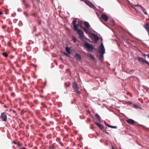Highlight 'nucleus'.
I'll use <instances>...</instances> for the list:
<instances>
[{"label":"nucleus","instance_id":"1","mask_svg":"<svg viewBox=\"0 0 149 149\" xmlns=\"http://www.w3.org/2000/svg\"><path fill=\"white\" fill-rule=\"evenodd\" d=\"M100 52L101 54L99 55V59L100 60H102L104 54L105 53V49L102 42L101 43V45L100 46Z\"/></svg>","mask_w":149,"mask_h":149},{"label":"nucleus","instance_id":"2","mask_svg":"<svg viewBox=\"0 0 149 149\" xmlns=\"http://www.w3.org/2000/svg\"><path fill=\"white\" fill-rule=\"evenodd\" d=\"M77 33L79 36V38L82 40H86L87 38L84 35L83 32L80 30H78Z\"/></svg>","mask_w":149,"mask_h":149},{"label":"nucleus","instance_id":"3","mask_svg":"<svg viewBox=\"0 0 149 149\" xmlns=\"http://www.w3.org/2000/svg\"><path fill=\"white\" fill-rule=\"evenodd\" d=\"M72 87L74 92L77 93L78 95L80 94L81 92L79 91V88L78 87L77 84L75 83H73L72 84Z\"/></svg>","mask_w":149,"mask_h":149},{"label":"nucleus","instance_id":"4","mask_svg":"<svg viewBox=\"0 0 149 149\" xmlns=\"http://www.w3.org/2000/svg\"><path fill=\"white\" fill-rule=\"evenodd\" d=\"M84 46L89 51H92L93 49V45H90L87 42H86L84 44Z\"/></svg>","mask_w":149,"mask_h":149},{"label":"nucleus","instance_id":"5","mask_svg":"<svg viewBox=\"0 0 149 149\" xmlns=\"http://www.w3.org/2000/svg\"><path fill=\"white\" fill-rule=\"evenodd\" d=\"M136 59H137L139 62H142L146 64L149 66V63H148V61L146 60H144L143 58H142L139 56H137L136 58Z\"/></svg>","mask_w":149,"mask_h":149},{"label":"nucleus","instance_id":"6","mask_svg":"<svg viewBox=\"0 0 149 149\" xmlns=\"http://www.w3.org/2000/svg\"><path fill=\"white\" fill-rule=\"evenodd\" d=\"M1 117L2 120L3 121H4L5 122H7V116L6 113L5 112H3L1 113Z\"/></svg>","mask_w":149,"mask_h":149},{"label":"nucleus","instance_id":"7","mask_svg":"<svg viewBox=\"0 0 149 149\" xmlns=\"http://www.w3.org/2000/svg\"><path fill=\"white\" fill-rule=\"evenodd\" d=\"M76 22L77 21L76 20H74L73 21L72 23L74 27V30L78 31V30L79 29H78V25L76 24Z\"/></svg>","mask_w":149,"mask_h":149},{"label":"nucleus","instance_id":"8","mask_svg":"<svg viewBox=\"0 0 149 149\" xmlns=\"http://www.w3.org/2000/svg\"><path fill=\"white\" fill-rule=\"evenodd\" d=\"M92 37L93 40L95 42H97L99 39V37L95 34H93Z\"/></svg>","mask_w":149,"mask_h":149},{"label":"nucleus","instance_id":"9","mask_svg":"<svg viewBox=\"0 0 149 149\" xmlns=\"http://www.w3.org/2000/svg\"><path fill=\"white\" fill-rule=\"evenodd\" d=\"M126 122L131 125L134 124L135 123V121L134 120L131 119H127L126 120Z\"/></svg>","mask_w":149,"mask_h":149},{"label":"nucleus","instance_id":"10","mask_svg":"<svg viewBox=\"0 0 149 149\" xmlns=\"http://www.w3.org/2000/svg\"><path fill=\"white\" fill-rule=\"evenodd\" d=\"M101 18L105 21H107L108 19V17L107 16L104 14L101 15Z\"/></svg>","mask_w":149,"mask_h":149},{"label":"nucleus","instance_id":"11","mask_svg":"<svg viewBox=\"0 0 149 149\" xmlns=\"http://www.w3.org/2000/svg\"><path fill=\"white\" fill-rule=\"evenodd\" d=\"M86 3L91 8H93L94 7H95V6L90 1L87 2H86Z\"/></svg>","mask_w":149,"mask_h":149},{"label":"nucleus","instance_id":"12","mask_svg":"<svg viewBox=\"0 0 149 149\" xmlns=\"http://www.w3.org/2000/svg\"><path fill=\"white\" fill-rule=\"evenodd\" d=\"M75 57L77 59L81 60V57L80 55L78 53H76L75 54Z\"/></svg>","mask_w":149,"mask_h":149},{"label":"nucleus","instance_id":"13","mask_svg":"<svg viewBox=\"0 0 149 149\" xmlns=\"http://www.w3.org/2000/svg\"><path fill=\"white\" fill-rule=\"evenodd\" d=\"M87 56L88 57L91 58L92 59L94 60L95 58L94 55L90 54L88 53L87 54Z\"/></svg>","mask_w":149,"mask_h":149},{"label":"nucleus","instance_id":"14","mask_svg":"<svg viewBox=\"0 0 149 149\" xmlns=\"http://www.w3.org/2000/svg\"><path fill=\"white\" fill-rule=\"evenodd\" d=\"M65 50L66 52L68 54H70L71 52L70 51V49L69 47H65Z\"/></svg>","mask_w":149,"mask_h":149},{"label":"nucleus","instance_id":"15","mask_svg":"<svg viewBox=\"0 0 149 149\" xmlns=\"http://www.w3.org/2000/svg\"><path fill=\"white\" fill-rule=\"evenodd\" d=\"M84 24L87 28H88L90 27V25L88 22L85 21L84 22Z\"/></svg>","mask_w":149,"mask_h":149},{"label":"nucleus","instance_id":"16","mask_svg":"<svg viewBox=\"0 0 149 149\" xmlns=\"http://www.w3.org/2000/svg\"><path fill=\"white\" fill-rule=\"evenodd\" d=\"M144 27L147 31H148L149 30V24H146Z\"/></svg>","mask_w":149,"mask_h":149},{"label":"nucleus","instance_id":"17","mask_svg":"<svg viewBox=\"0 0 149 149\" xmlns=\"http://www.w3.org/2000/svg\"><path fill=\"white\" fill-rule=\"evenodd\" d=\"M80 26L81 27V28H82L84 30V31L86 33H87L89 31H88V30L86 28H85V27H84L81 25H80Z\"/></svg>","mask_w":149,"mask_h":149},{"label":"nucleus","instance_id":"18","mask_svg":"<svg viewBox=\"0 0 149 149\" xmlns=\"http://www.w3.org/2000/svg\"><path fill=\"white\" fill-rule=\"evenodd\" d=\"M141 10H143V13L145 14L146 15H148L146 10L143 7H142Z\"/></svg>","mask_w":149,"mask_h":149},{"label":"nucleus","instance_id":"19","mask_svg":"<svg viewBox=\"0 0 149 149\" xmlns=\"http://www.w3.org/2000/svg\"><path fill=\"white\" fill-rule=\"evenodd\" d=\"M2 54L5 57H7L8 56V54L6 52H3Z\"/></svg>","mask_w":149,"mask_h":149},{"label":"nucleus","instance_id":"20","mask_svg":"<svg viewBox=\"0 0 149 149\" xmlns=\"http://www.w3.org/2000/svg\"><path fill=\"white\" fill-rule=\"evenodd\" d=\"M98 127L102 131V130H103V129L104 128V127L102 125L100 124V125L98 126Z\"/></svg>","mask_w":149,"mask_h":149},{"label":"nucleus","instance_id":"21","mask_svg":"<svg viewBox=\"0 0 149 149\" xmlns=\"http://www.w3.org/2000/svg\"><path fill=\"white\" fill-rule=\"evenodd\" d=\"M72 40L73 41V42L74 43H75L77 40L76 38L74 36H73L72 37Z\"/></svg>","mask_w":149,"mask_h":149},{"label":"nucleus","instance_id":"22","mask_svg":"<svg viewBox=\"0 0 149 149\" xmlns=\"http://www.w3.org/2000/svg\"><path fill=\"white\" fill-rule=\"evenodd\" d=\"M109 127H111V128H115V129H116V128H117V126H113L111 125H109Z\"/></svg>","mask_w":149,"mask_h":149},{"label":"nucleus","instance_id":"23","mask_svg":"<svg viewBox=\"0 0 149 149\" xmlns=\"http://www.w3.org/2000/svg\"><path fill=\"white\" fill-rule=\"evenodd\" d=\"M63 54H64L66 56H67V57H69L70 56V55H69V54H68L66 53V52H64L63 53Z\"/></svg>","mask_w":149,"mask_h":149},{"label":"nucleus","instance_id":"24","mask_svg":"<svg viewBox=\"0 0 149 149\" xmlns=\"http://www.w3.org/2000/svg\"><path fill=\"white\" fill-rule=\"evenodd\" d=\"M102 131L103 132H105L106 134H108L109 133L108 132H107L105 130H104V129H103V130H102Z\"/></svg>","mask_w":149,"mask_h":149},{"label":"nucleus","instance_id":"25","mask_svg":"<svg viewBox=\"0 0 149 149\" xmlns=\"http://www.w3.org/2000/svg\"><path fill=\"white\" fill-rule=\"evenodd\" d=\"M49 149H56V148L55 147L52 146V147L50 146L49 147Z\"/></svg>","mask_w":149,"mask_h":149},{"label":"nucleus","instance_id":"26","mask_svg":"<svg viewBox=\"0 0 149 149\" xmlns=\"http://www.w3.org/2000/svg\"><path fill=\"white\" fill-rule=\"evenodd\" d=\"M135 6H139L141 8H142V7H143L141 5L139 4H137L135 5Z\"/></svg>","mask_w":149,"mask_h":149},{"label":"nucleus","instance_id":"27","mask_svg":"<svg viewBox=\"0 0 149 149\" xmlns=\"http://www.w3.org/2000/svg\"><path fill=\"white\" fill-rule=\"evenodd\" d=\"M17 147H18L19 148H20L21 147H20V146H21V145H20V144L19 143H18L17 144Z\"/></svg>","mask_w":149,"mask_h":149},{"label":"nucleus","instance_id":"28","mask_svg":"<svg viewBox=\"0 0 149 149\" xmlns=\"http://www.w3.org/2000/svg\"><path fill=\"white\" fill-rule=\"evenodd\" d=\"M94 123L97 125L98 126L100 125V124L98 123L97 122H95Z\"/></svg>","mask_w":149,"mask_h":149},{"label":"nucleus","instance_id":"29","mask_svg":"<svg viewBox=\"0 0 149 149\" xmlns=\"http://www.w3.org/2000/svg\"><path fill=\"white\" fill-rule=\"evenodd\" d=\"M6 27V25H4L3 26H2V29H4Z\"/></svg>","mask_w":149,"mask_h":149},{"label":"nucleus","instance_id":"30","mask_svg":"<svg viewBox=\"0 0 149 149\" xmlns=\"http://www.w3.org/2000/svg\"><path fill=\"white\" fill-rule=\"evenodd\" d=\"M104 123L108 127H109V125L107 123L105 122H104Z\"/></svg>","mask_w":149,"mask_h":149},{"label":"nucleus","instance_id":"31","mask_svg":"<svg viewBox=\"0 0 149 149\" xmlns=\"http://www.w3.org/2000/svg\"><path fill=\"white\" fill-rule=\"evenodd\" d=\"M96 117L97 118V117H99V116H100L99 115L97 114V113H96L95 115Z\"/></svg>","mask_w":149,"mask_h":149},{"label":"nucleus","instance_id":"32","mask_svg":"<svg viewBox=\"0 0 149 149\" xmlns=\"http://www.w3.org/2000/svg\"><path fill=\"white\" fill-rule=\"evenodd\" d=\"M12 143L15 144H17V143L15 141H13L12 142Z\"/></svg>","mask_w":149,"mask_h":149},{"label":"nucleus","instance_id":"33","mask_svg":"<svg viewBox=\"0 0 149 149\" xmlns=\"http://www.w3.org/2000/svg\"><path fill=\"white\" fill-rule=\"evenodd\" d=\"M97 118L98 119L99 121H100V116H99V117H97Z\"/></svg>","mask_w":149,"mask_h":149},{"label":"nucleus","instance_id":"34","mask_svg":"<svg viewBox=\"0 0 149 149\" xmlns=\"http://www.w3.org/2000/svg\"><path fill=\"white\" fill-rule=\"evenodd\" d=\"M19 149H26V148H25L24 147H20L19 148Z\"/></svg>","mask_w":149,"mask_h":149},{"label":"nucleus","instance_id":"35","mask_svg":"<svg viewBox=\"0 0 149 149\" xmlns=\"http://www.w3.org/2000/svg\"><path fill=\"white\" fill-rule=\"evenodd\" d=\"M142 54V55H143V56H146V54H145L143 53V54Z\"/></svg>","mask_w":149,"mask_h":149},{"label":"nucleus","instance_id":"36","mask_svg":"<svg viewBox=\"0 0 149 149\" xmlns=\"http://www.w3.org/2000/svg\"><path fill=\"white\" fill-rule=\"evenodd\" d=\"M40 97L41 98H43L44 97V96H42V95H40Z\"/></svg>","mask_w":149,"mask_h":149},{"label":"nucleus","instance_id":"37","mask_svg":"<svg viewBox=\"0 0 149 149\" xmlns=\"http://www.w3.org/2000/svg\"><path fill=\"white\" fill-rule=\"evenodd\" d=\"M111 148L112 149H115L114 147L113 146H111Z\"/></svg>","mask_w":149,"mask_h":149},{"label":"nucleus","instance_id":"38","mask_svg":"<svg viewBox=\"0 0 149 149\" xmlns=\"http://www.w3.org/2000/svg\"><path fill=\"white\" fill-rule=\"evenodd\" d=\"M59 143L61 144V145L62 146H63V143H61V142H60Z\"/></svg>","mask_w":149,"mask_h":149},{"label":"nucleus","instance_id":"39","mask_svg":"<svg viewBox=\"0 0 149 149\" xmlns=\"http://www.w3.org/2000/svg\"><path fill=\"white\" fill-rule=\"evenodd\" d=\"M146 56H148V58H149V54L146 55Z\"/></svg>","mask_w":149,"mask_h":149},{"label":"nucleus","instance_id":"40","mask_svg":"<svg viewBox=\"0 0 149 149\" xmlns=\"http://www.w3.org/2000/svg\"><path fill=\"white\" fill-rule=\"evenodd\" d=\"M90 121V119H88L87 120V121Z\"/></svg>","mask_w":149,"mask_h":149},{"label":"nucleus","instance_id":"41","mask_svg":"<svg viewBox=\"0 0 149 149\" xmlns=\"http://www.w3.org/2000/svg\"><path fill=\"white\" fill-rule=\"evenodd\" d=\"M147 31V32L149 35V30L148 31Z\"/></svg>","mask_w":149,"mask_h":149},{"label":"nucleus","instance_id":"42","mask_svg":"<svg viewBox=\"0 0 149 149\" xmlns=\"http://www.w3.org/2000/svg\"><path fill=\"white\" fill-rule=\"evenodd\" d=\"M60 59H61V60H62V57H60Z\"/></svg>","mask_w":149,"mask_h":149},{"label":"nucleus","instance_id":"43","mask_svg":"<svg viewBox=\"0 0 149 149\" xmlns=\"http://www.w3.org/2000/svg\"><path fill=\"white\" fill-rule=\"evenodd\" d=\"M11 94H12V95H13V93H12Z\"/></svg>","mask_w":149,"mask_h":149},{"label":"nucleus","instance_id":"44","mask_svg":"<svg viewBox=\"0 0 149 149\" xmlns=\"http://www.w3.org/2000/svg\"><path fill=\"white\" fill-rule=\"evenodd\" d=\"M148 117L149 118V116H148Z\"/></svg>","mask_w":149,"mask_h":149}]
</instances>
